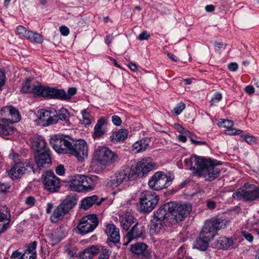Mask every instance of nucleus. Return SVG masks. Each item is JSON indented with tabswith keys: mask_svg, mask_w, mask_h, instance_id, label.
Wrapping results in <instances>:
<instances>
[{
	"mask_svg": "<svg viewBox=\"0 0 259 259\" xmlns=\"http://www.w3.org/2000/svg\"><path fill=\"white\" fill-rule=\"evenodd\" d=\"M196 166H191L190 169L199 177H203L206 181L211 182L217 178L220 175V169L216 167L221 164V162L212 161L205 158H195Z\"/></svg>",
	"mask_w": 259,
	"mask_h": 259,
	"instance_id": "nucleus-1",
	"label": "nucleus"
},
{
	"mask_svg": "<svg viewBox=\"0 0 259 259\" xmlns=\"http://www.w3.org/2000/svg\"><path fill=\"white\" fill-rule=\"evenodd\" d=\"M33 89L34 95L61 100H68L77 92L76 88H69L67 92H66L63 89L44 87L40 84L36 85Z\"/></svg>",
	"mask_w": 259,
	"mask_h": 259,
	"instance_id": "nucleus-2",
	"label": "nucleus"
},
{
	"mask_svg": "<svg viewBox=\"0 0 259 259\" xmlns=\"http://www.w3.org/2000/svg\"><path fill=\"white\" fill-rule=\"evenodd\" d=\"M170 203V217L168 220L171 225L183 221L192 210L191 205L189 203L181 202L171 201Z\"/></svg>",
	"mask_w": 259,
	"mask_h": 259,
	"instance_id": "nucleus-3",
	"label": "nucleus"
},
{
	"mask_svg": "<svg viewBox=\"0 0 259 259\" xmlns=\"http://www.w3.org/2000/svg\"><path fill=\"white\" fill-rule=\"evenodd\" d=\"M159 200V196L155 192L147 190L140 193L137 205L140 211L148 213L152 211Z\"/></svg>",
	"mask_w": 259,
	"mask_h": 259,
	"instance_id": "nucleus-4",
	"label": "nucleus"
},
{
	"mask_svg": "<svg viewBox=\"0 0 259 259\" xmlns=\"http://www.w3.org/2000/svg\"><path fill=\"white\" fill-rule=\"evenodd\" d=\"M77 199L74 195H68L65 199L54 210L51 216V220L53 223L58 222L61 220L65 215L77 204Z\"/></svg>",
	"mask_w": 259,
	"mask_h": 259,
	"instance_id": "nucleus-5",
	"label": "nucleus"
},
{
	"mask_svg": "<svg viewBox=\"0 0 259 259\" xmlns=\"http://www.w3.org/2000/svg\"><path fill=\"white\" fill-rule=\"evenodd\" d=\"M118 156L109 148L99 146L94 153V159L101 166L106 167L115 162Z\"/></svg>",
	"mask_w": 259,
	"mask_h": 259,
	"instance_id": "nucleus-6",
	"label": "nucleus"
},
{
	"mask_svg": "<svg viewBox=\"0 0 259 259\" xmlns=\"http://www.w3.org/2000/svg\"><path fill=\"white\" fill-rule=\"evenodd\" d=\"M173 178L167 176L163 172L157 171L149 179L148 185L151 189L159 191L169 186Z\"/></svg>",
	"mask_w": 259,
	"mask_h": 259,
	"instance_id": "nucleus-7",
	"label": "nucleus"
},
{
	"mask_svg": "<svg viewBox=\"0 0 259 259\" xmlns=\"http://www.w3.org/2000/svg\"><path fill=\"white\" fill-rule=\"evenodd\" d=\"M232 197L235 199H243L246 201H259V187L253 185H249L246 190L239 189L233 194Z\"/></svg>",
	"mask_w": 259,
	"mask_h": 259,
	"instance_id": "nucleus-8",
	"label": "nucleus"
},
{
	"mask_svg": "<svg viewBox=\"0 0 259 259\" xmlns=\"http://www.w3.org/2000/svg\"><path fill=\"white\" fill-rule=\"evenodd\" d=\"M45 190L50 193H55L59 191L61 187L60 179L50 170L46 171L41 177Z\"/></svg>",
	"mask_w": 259,
	"mask_h": 259,
	"instance_id": "nucleus-9",
	"label": "nucleus"
},
{
	"mask_svg": "<svg viewBox=\"0 0 259 259\" xmlns=\"http://www.w3.org/2000/svg\"><path fill=\"white\" fill-rule=\"evenodd\" d=\"M71 138L63 135H55L50 139V144L58 153H67Z\"/></svg>",
	"mask_w": 259,
	"mask_h": 259,
	"instance_id": "nucleus-10",
	"label": "nucleus"
},
{
	"mask_svg": "<svg viewBox=\"0 0 259 259\" xmlns=\"http://www.w3.org/2000/svg\"><path fill=\"white\" fill-rule=\"evenodd\" d=\"M98 219L96 214H92L83 217L77 226L78 233L84 235L92 232L98 226Z\"/></svg>",
	"mask_w": 259,
	"mask_h": 259,
	"instance_id": "nucleus-11",
	"label": "nucleus"
},
{
	"mask_svg": "<svg viewBox=\"0 0 259 259\" xmlns=\"http://www.w3.org/2000/svg\"><path fill=\"white\" fill-rule=\"evenodd\" d=\"M68 153L76 156L78 160L82 161L88 156V146L86 142L81 139L75 141L71 139Z\"/></svg>",
	"mask_w": 259,
	"mask_h": 259,
	"instance_id": "nucleus-12",
	"label": "nucleus"
},
{
	"mask_svg": "<svg viewBox=\"0 0 259 259\" xmlns=\"http://www.w3.org/2000/svg\"><path fill=\"white\" fill-rule=\"evenodd\" d=\"M226 221L221 218H212L205 222L202 228L207 235L213 238L217 234V232L225 228Z\"/></svg>",
	"mask_w": 259,
	"mask_h": 259,
	"instance_id": "nucleus-13",
	"label": "nucleus"
},
{
	"mask_svg": "<svg viewBox=\"0 0 259 259\" xmlns=\"http://www.w3.org/2000/svg\"><path fill=\"white\" fill-rule=\"evenodd\" d=\"M156 164L150 161V159H143L137 163L135 166L131 168L134 175L135 179L141 175H144L151 170L154 169Z\"/></svg>",
	"mask_w": 259,
	"mask_h": 259,
	"instance_id": "nucleus-14",
	"label": "nucleus"
},
{
	"mask_svg": "<svg viewBox=\"0 0 259 259\" xmlns=\"http://www.w3.org/2000/svg\"><path fill=\"white\" fill-rule=\"evenodd\" d=\"M31 170H33V167L30 163L20 161L16 163L8 172L13 180H17Z\"/></svg>",
	"mask_w": 259,
	"mask_h": 259,
	"instance_id": "nucleus-15",
	"label": "nucleus"
},
{
	"mask_svg": "<svg viewBox=\"0 0 259 259\" xmlns=\"http://www.w3.org/2000/svg\"><path fill=\"white\" fill-rule=\"evenodd\" d=\"M135 179L134 175L133 174L131 168L129 167L116 172L115 175L111 177V184L117 187L127 181H132Z\"/></svg>",
	"mask_w": 259,
	"mask_h": 259,
	"instance_id": "nucleus-16",
	"label": "nucleus"
},
{
	"mask_svg": "<svg viewBox=\"0 0 259 259\" xmlns=\"http://www.w3.org/2000/svg\"><path fill=\"white\" fill-rule=\"evenodd\" d=\"M1 119H7V121L16 123L21 119V115L19 111L12 106H6L0 110Z\"/></svg>",
	"mask_w": 259,
	"mask_h": 259,
	"instance_id": "nucleus-17",
	"label": "nucleus"
},
{
	"mask_svg": "<svg viewBox=\"0 0 259 259\" xmlns=\"http://www.w3.org/2000/svg\"><path fill=\"white\" fill-rule=\"evenodd\" d=\"M50 149L34 154V161L37 167L42 169L49 167L52 163Z\"/></svg>",
	"mask_w": 259,
	"mask_h": 259,
	"instance_id": "nucleus-18",
	"label": "nucleus"
},
{
	"mask_svg": "<svg viewBox=\"0 0 259 259\" xmlns=\"http://www.w3.org/2000/svg\"><path fill=\"white\" fill-rule=\"evenodd\" d=\"M31 147L34 154L49 150L45 138L41 136L35 135L30 138Z\"/></svg>",
	"mask_w": 259,
	"mask_h": 259,
	"instance_id": "nucleus-19",
	"label": "nucleus"
},
{
	"mask_svg": "<svg viewBox=\"0 0 259 259\" xmlns=\"http://www.w3.org/2000/svg\"><path fill=\"white\" fill-rule=\"evenodd\" d=\"M210 236L202 229L199 237L193 243V248L201 251L206 250L209 246V242L213 238Z\"/></svg>",
	"mask_w": 259,
	"mask_h": 259,
	"instance_id": "nucleus-20",
	"label": "nucleus"
},
{
	"mask_svg": "<svg viewBox=\"0 0 259 259\" xmlns=\"http://www.w3.org/2000/svg\"><path fill=\"white\" fill-rule=\"evenodd\" d=\"M170 203H166L161 205L156 211L154 212V219L163 222L168 225H171L168 218L170 217Z\"/></svg>",
	"mask_w": 259,
	"mask_h": 259,
	"instance_id": "nucleus-21",
	"label": "nucleus"
},
{
	"mask_svg": "<svg viewBox=\"0 0 259 259\" xmlns=\"http://www.w3.org/2000/svg\"><path fill=\"white\" fill-rule=\"evenodd\" d=\"M80 192L93 190L96 186L97 176L88 177L82 175Z\"/></svg>",
	"mask_w": 259,
	"mask_h": 259,
	"instance_id": "nucleus-22",
	"label": "nucleus"
},
{
	"mask_svg": "<svg viewBox=\"0 0 259 259\" xmlns=\"http://www.w3.org/2000/svg\"><path fill=\"white\" fill-rule=\"evenodd\" d=\"M105 233L109 240L114 244L119 242V230L113 224H109L106 225L105 230Z\"/></svg>",
	"mask_w": 259,
	"mask_h": 259,
	"instance_id": "nucleus-23",
	"label": "nucleus"
},
{
	"mask_svg": "<svg viewBox=\"0 0 259 259\" xmlns=\"http://www.w3.org/2000/svg\"><path fill=\"white\" fill-rule=\"evenodd\" d=\"M103 200V198L99 200V197L96 195L86 197L81 201L80 208L83 209V210H87L92 207L94 204L99 206L101 204Z\"/></svg>",
	"mask_w": 259,
	"mask_h": 259,
	"instance_id": "nucleus-24",
	"label": "nucleus"
},
{
	"mask_svg": "<svg viewBox=\"0 0 259 259\" xmlns=\"http://www.w3.org/2000/svg\"><path fill=\"white\" fill-rule=\"evenodd\" d=\"M144 227L142 225L136 223L132 228V229L128 232L126 238L127 239V242H130L135 238L143 237L144 235Z\"/></svg>",
	"mask_w": 259,
	"mask_h": 259,
	"instance_id": "nucleus-25",
	"label": "nucleus"
},
{
	"mask_svg": "<svg viewBox=\"0 0 259 259\" xmlns=\"http://www.w3.org/2000/svg\"><path fill=\"white\" fill-rule=\"evenodd\" d=\"M100 247L98 245H91L87 247L79 253L80 259H92L100 252Z\"/></svg>",
	"mask_w": 259,
	"mask_h": 259,
	"instance_id": "nucleus-26",
	"label": "nucleus"
},
{
	"mask_svg": "<svg viewBox=\"0 0 259 259\" xmlns=\"http://www.w3.org/2000/svg\"><path fill=\"white\" fill-rule=\"evenodd\" d=\"M81 175H75L69 177L67 186L71 190L80 192Z\"/></svg>",
	"mask_w": 259,
	"mask_h": 259,
	"instance_id": "nucleus-27",
	"label": "nucleus"
},
{
	"mask_svg": "<svg viewBox=\"0 0 259 259\" xmlns=\"http://www.w3.org/2000/svg\"><path fill=\"white\" fill-rule=\"evenodd\" d=\"M148 246L144 243L138 242L133 244L131 247V251L136 254H143L146 258L150 256V253L147 251Z\"/></svg>",
	"mask_w": 259,
	"mask_h": 259,
	"instance_id": "nucleus-28",
	"label": "nucleus"
},
{
	"mask_svg": "<svg viewBox=\"0 0 259 259\" xmlns=\"http://www.w3.org/2000/svg\"><path fill=\"white\" fill-rule=\"evenodd\" d=\"M0 135L1 136H6L13 134L15 130L13 124V122H11L7 121V119H0Z\"/></svg>",
	"mask_w": 259,
	"mask_h": 259,
	"instance_id": "nucleus-29",
	"label": "nucleus"
},
{
	"mask_svg": "<svg viewBox=\"0 0 259 259\" xmlns=\"http://www.w3.org/2000/svg\"><path fill=\"white\" fill-rule=\"evenodd\" d=\"M128 136L126 130L121 128L113 132L110 137V140L113 143L123 142Z\"/></svg>",
	"mask_w": 259,
	"mask_h": 259,
	"instance_id": "nucleus-30",
	"label": "nucleus"
},
{
	"mask_svg": "<svg viewBox=\"0 0 259 259\" xmlns=\"http://www.w3.org/2000/svg\"><path fill=\"white\" fill-rule=\"evenodd\" d=\"M233 244V240L226 237H220L214 242L215 247L223 249H229Z\"/></svg>",
	"mask_w": 259,
	"mask_h": 259,
	"instance_id": "nucleus-31",
	"label": "nucleus"
},
{
	"mask_svg": "<svg viewBox=\"0 0 259 259\" xmlns=\"http://www.w3.org/2000/svg\"><path fill=\"white\" fill-rule=\"evenodd\" d=\"M136 219L130 213H126L120 219L121 226L125 230H128L130 227L135 223Z\"/></svg>",
	"mask_w": 259,
	"mask_h": 259,
	"instance_id": "nucleus-32",
	"label": "nucleus"
},
{
	"mask_svg": "<svg viewBox=\"0 0 259 259\" xmlns=\"http://www.w3.org/2000/svg\"><path fill=\"white\" fill-rule=\"evenodd\" d=\"M163 224L165 225H167L166 223H163V222L157 220L153 218L151 221V224L150 225V232L152 234H158L163 227Z\"/></svg>",
	"mask_w": 259,
	"mask_h": 259,
	"instance_id": "nucleus-33",
	"label": "nucleus"
},
{
	"mask_svg": "<svg viewBox=\"0 0 259 259\" xmlns=\"http://www.w3.org/2000/svg\"><path fill=\"white\" fill-rule=\"evenodd\" d=\"M148 145L149 140L147 138H144L134 143L133 148L136 151V152L139 153L145 151Z\"/></svg>",
	"mask_w": 259,
	"mask_h": 259,
	"instance_id": "nucleus-34",
	"label": "nucleus"
},
{
	"mask_svg": "<svg viewBox=\"0 0 259 259\" xmlns=\"http://www.w3.org/2000/svg\"><path fill=\"white\" fill-rule=\"evenodd\" d=\"M57 115L59 120L64 121L65 123L67 126L70 125V113L67 109L64 108H62L57 112Z\"/></svg>",
	"mask_w": 259,
	"mask_h": 259,
	"instance_id": "nucleus-35",
	"label": "nucleus"
},
{
	"mask_svg": "<svg viewBox=\"0 0 259 259\" xmlns=\"http://www.w3.org/2000/svg\"><path fill=\"white\" fill-rule=\"evenodd\" d=\"M11 214L8 207L6 205H0V222H10Z\"/></svg>",
	"mask_w": 259,
	"mask_h": 259,
	"instance_id": "nucleus-36",
	"label": "nucleus"
},
{
	"mask_svg": "<svg viewBox=\"0 0 259 259\" xmlns=\"http://www.w3.org/2000/svg\"><path fill=\"white\" fill-rule=\"evenodd\" d=\"M35 85L33 84H32L31 79L27 78L22 86L21 92L23 93H32L33 94V90H34L33 88L35 87Z\"/></svg>",
	"mask_w": 259,
	"mask_h": 259,
	"instance_id": "nucleus-37",
	"label": "nucleus"
},
{
	"mask_svg": "<svg viewBox=\"0 0 259 259\" xmlns=\"http://www.w3.org/2000/svg\"><path fill=\"white\" fill-rule=\"evenodd\" d=\"M38 119L39 123H47L49 119L50 112L47 110L41 109L38 112Z\"/></svg>",
	"mask_w": 259,
	"mask_h": 259,
	"instance_id": "nucleus-38",
	"label": "nucleus"
},
{
	"mask_svg": "<svg viewBox=\"0 0 259 259\" xmlns=\"http://www.w3.org/2000/svg\"><path fill=\"white\" fill-rule=\"evenodd\" d=\"M16 33L17 34L26 38L29 37V34H31V31L27 30L22 25L18 26L16 28Z\"/></svg>",
	"mask_w": 259,
	"mask_h": 259,
	"instance_id": "nucleus-39",
	"label": "nucleus"
},
{
	"mask_svg": "<svg viewBox=\"0 0 259 259\" xmlns=\"http://www.w3.org/2000/svg\"><path fill=\"white\" fill-rule=\"evenodd\" d=\"M218 124L220 126L227 128L229 133V130L233 129L232 127L233 126V122L230 120L221 119Z\"/></svg>",
	"mask_w": 259,
	"mask_h": 259,
	"instance_id": "nucleus-40",
	"label": "nucleus"
},
{
	"mask_svg": "<svg viewBox=\"0 0 259 259\" xmlns=\"http://www.w3.org/2000/svg\"><path fill=\"white\" fill-rule=\"evenodd\" d=\"M28 36L30 37H28L27 39H30L35 42L41 43L43 41V38L42 36L37 33H34L32 31H31V34H29Z\"/></svg>",
	"mask_w": 259,
	"mask_h": 259,
	"instance_id": "nucleus-41",
	"label": "nucleus"
},
{
	"mask_svg": "<svg viewBox=\"0 0 259 259\" xmlns=\"http://www.w3.org/2000/svg\"><path fill=\"white\" fill-rule=\"evenodd\" d=\"M82 116V122L85 126H89L91 124V115L87 109H84L81 111Z\"/></svg>",
	"mask_w": 259,
	"mask_h": 259,
	"instance_id": "nucleus-42",
	"label": "nucleus"
},
{
	"mask_svg": "<svg viewBox=\"0 0 259 259\" xmlns=\"http://www.w3.org/2000/svg\"><path fill=\"white\" fill-rule=\"evenodd\" d=\"M11 185L9 182L0 183V194L8 193L10 191Z\"/></svg>",
	"mask_w": 259,
	"mask_h": 259,
	"instance_id": "nucleus-43",
	"label": "nucleus"
},
{
	"mask_svg": "<svg viewBox=\"0 0 259 259\" xmlns=\"http://www.w3.org/2000/svg\"><path fill=\"white\" fill-rule=\"evenodd\" d=\"M187 136L190 138V141L192 143L195 144V145H206L207 143L206 142L203 141H198L195 139V137L192 135V134L189 131H187L186 133Z\"/></svg>",
	"mask_w": 259,
	"mask_h": 259,
	"instance_id": "nucleus-44",
	"label": "nucleus"
},
{
	"mask_svg": "<svg viewBox=\"0 0 259 259\" xmlns=\"http://www.w3.org/2000/svg\"><path fill=\"white\" fill-rule=\"evenodd\" d=\"M100 247L101 253L99 257V259H108L110 256L109 250L106 248H104L103 246H98Z\"/></svg>",
	"mask_w": 259,
	"mask_h": 259,
	"instance_id": "nucleus-45",
	"label": "nucleus"
},
{
	"mask_svg": "<svg viewBox=\"0 0 259 259\" xmlns=\"http://www.w3.org/2000/svg\"><path fill=\"white\" fill-rule=\"evenodd\" d=\"M185 108V104L181 102L178 104L177 106L174 108L173 112L176 115H179Z\"/></svg>",
	"mask_w": 259,
	"mask_h": 259,
	"instance_id": "nucleus-46",
	"label": "nucleus"
},
{
	"mask_svg": "<svg viewBox=\"0 0 259 259\" xmlns=\"http://www.w3.org/2000/svg\"><path fill=\"white\" fill-rule=\"evenodd\" d=\"M6 80L5 72L4 70L0 69V91L2 90L3 87L5 84Z\"/></svg>",
	"mask_w": 259,
	"mask_h": 259,
	"instance_id": "nucleus-47",
	"label": "nucleus"
},
{
	"mask_svg": "<svg viewBox=\"0 0 259 259\" xmlns=\"http://www.w3.org/2000/svg\"><path fill=\"white\" fill-rule=\"evenodd\" d=\"M59 120L58 117H57V115H55L54 116H51L50 114L49 115V119H48V121H47V123H42L43 125H49L51 124H54L57 123Z\"/></svg>",
	"mask_w": 259,
	"mask_h": 259,
	"instance_id": "nucleus-48",
	"label": "nucleus"
},
{
	"mask_svg": "<svg viewBox=\"0 0 259 259\" xmlns=\"http://www.w3.org/2000/svg\"><path fill=\"white\" fill-rule=\"evenodd\" d=\"M50 238L53 244L59 243L62 240V238L56 233L52 234L50 237Z\"/></svg>",
	"mask_w": 259,
	"mask_h": 259,
	"instance_id": "nucleus-49",
	"label": "nucleus"
},
{
	"mask_svg": "<svg viewBox=\"0 0 259 259\" xmlns=\"http://www.w3.org/2000/svg\"><path fill=\"white\" fill-rule=\"evenodd\" d=\"M65 169L63 165L60 164L55 168L56 173L59 176H63L65 173Z\"/></svg>",
	"mask_w": 259,
	"mask_h": 259,
	"instance_id": "nucleus-50",
	"label": "nucleus"
},
{
	"mask_svg": "<svg viewBox=\"0 0 259 259\" xmlns=\"http://www.w3.org/2000/svg\"><path fill=\"white\" fill-rule=\"evenodd\" d=\"M241 137L249 144H252L255 142V138L253 136L242 135Z\"/></svg>",
	"mask_w": 259,
	"mask_h": 259,
	"instance_id": "nucleus-51",
	"label": "nucleus"
},
{
	"mask_svg": "<svg viewBox=\"0 0 259 259\" xmlns=\"http://www.w3.org/2000/svg\"><path fill=\"white\" fill-rule=\"evenodd\" d=\"M105 131L103 129H96L94 128V132L93 134L94 138H99L103 135Z\"/></svg>",
	"mask_w": 259,
	"mask_h": 259,
	"instance_id": "nucleus-52",
	"label": "nucleus"
},
{
	"mask_svg": "<svg viewBox=\"0 0 259 259\" xmlns=\"http://www.w3.org/2000/svg\"><path fill=\"white\" fill-rule=\"evenodd\" d=\"M112 122L116 126H119L122 123V120L120 117L117 115H113L111 117Z\"/></svg>",
	"mask_w": 259,
	"mask_h": 259,
	"instance_id": "nucleus-53",
	"label": "nucleus"
},
{
	"mask_svg": "<svg viewBox=\"0 0 259 259\" xmlns=\"http://www.w3.org/2000/svg\"><path fill=\"white\" fill-rule=\"evenodd\" d=\"M150 36V34L145 30L140 34L138 38L140 40H144L148 39Z\"/></svg>",
	"mask_w": 259,
	"mask_h": 259,
	"instance_id": "nucleus-54",
	"label": "nucleus"
},
{
	"mask_svg": "<svg viewBox=\"0 0 259 259\" xmlns=\"http://www.w3.org/2000/svg\"><path fill=\"white\" fill-rule=\"evenodd\" d=\"M10 222H0V234L3 233L9 227Z\"/></svg>",
	"mask_w": 259,
	"mask_h": 259,
	"instance_id": "nucleus-55",
	"label": "nucleus"
},
{
	"mask_svg": "<svg viewBox=\"0 0 259 259\" xmlns=\"http://www.w3.org/2000/svg\"><path fill=\"white\" fill-rule=\"evenodd\" d=\"M35 203V199L34 197L29 196L25 200V203L29 206H33Z\"/></svg>",
	"mask_w": 259,
	"mask_h": 259,
	"instance_id": "nucleus-56",
	"label": "nucleus"
},
{
	"mask_svg": "<svg viewBox=\"0 0 259 259\" xmlns=\"http://www.w3.org/2000/svg\"><path fill=\"white\" fill-rule=\"evenodd\" d=\"M242 236L249 242H251L253 240V236L251 234L245 231H242Z\"/></svg>",
	"mask_w": 259,
	"mask_h": 259,
	"instance_id": "nucleus-57",
	"label": "nucleus"
},
{
	"mask_svg": "<svg viewBox=\"0 0 259 259\" xmlns=\"http://www.w3.org/2000/svg\"><path fill=\"white\" fill-rule=\"evenodd\" d=\"M222 99V95L220 93L217 92L216 93L213 97L211 99V102L214 103H218L220 102Z\"/></svg>",
	"mask_w": 259,
	"mask_h": 259,
	"instance_id": "nucleus-58",
	"label": "nucleus"
},
{
	"mask_svg": "<svg viewBox=\"0 0 259 259\" xmlns=\"http://www.w3.org/2000/svg\"><path fill=\"white\" fill-rule=\"evenodd\" d=\"M217 7H218L221 10H224L227 6V2L225 0H220V2L216 3Z\"/></svg>",
	"mask_w": 259,
	"mask_h": 259,
	"instance_id": "nucleus-59",
	"label": "nucleus"
},
{
	"mask_svg": "<svg viewBox=\"0 0 259 259\" xmlns=\"http://www.w3.org/2000/svg\"><path fill=\"white\" fill-rule=\"evenodd\" d=\"M60 31L62 35L67 36L69 33V28L65 26H62L60 27Z\"/></svg>",
	"mask_w": 259,
	"mask_h": 259,
	"instance_id": "nucleus-60",
	"label": "nucleus"
},
{
	"mask_svg": "<svg viewBox=\"0 0 259 259\" xmlns=\"http://www.w3.org/2000/svg\"><path fill=\"white\" fill-rule=\"evenodd\" d=\"M105 123V120L103 118H100L98 120L97 123L96 124L94 128H96V129H102V126H103V125Z\"/></svg>",
	"mask_w": 259,
	"mask_h": 259,
	"instance_id": "nucleus-61",
	"label": "nucleus"
},
{
	"mask_svg": "<svg viewBox=\"0 0 259 259\" xmlns=\"http://www.w3.org/2000/svg\"><path fill=\"white\" fill-rule=\"evenodd\" d=\"M22 254H23V253H22L21 252H20L18 250H15L12 252V253L10 256V258H17V259H18L22 256Z\"/></svg>",
	"mask_w": 259,
	"mask_h": 259,
	"instance_id": "nucleus-62",
	"label": "nucleus"
},
{
	"mask_svg": "<svg viewBox=\"0 0 259 259\" xmlns=\"http://www.w3.org/2000/svg\"><path fill=\"white\" fill-rule=\"evenodd\" d=\"M228 69L231 71H236L238 69V65L236 63H231L228 64Z\"/></svg>",
	"mask_w": 259,
	"mask_h": 259,
	"instance_id": "nucleus-63",
	"label": "nucleus"
},
{
	"mask_svg": "<svg viewBox=\"0 0 259 259\" xmlns=\"http://www.w3.org/2000/svg\"><path fill=\"white\" fill-rule=\"evenodd\" d=\"M206 206L208 208L210 209H213L215 208L216 203L213 200H208L206 201Z\"/></svg>",
	"mask_w": 259,
	"mask_h": 259,
	"instance_id": "nucleus-64",
	"label": "nucleus"
}]
</instances>
